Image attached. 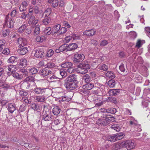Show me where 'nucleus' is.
Masks as SVG:
<instances>
[{
  "instance_id": "obj_43",
  "label": "nucleus",
  "mask_w": 150,
  "mask_h": 150,
  "mask_svg": "<svg viewBox=\"0 0 150 150\" xmlns=\"http://www.w3.org/2000/svg\"><path fill=\"white\" fill-rule=\"evenodd\" d=\"M115 134L117 140L122 139L124 136V134L122 133H119Z\"/></svg>"
},
{
  "instance_id": "obj_62",
  "label": "nucleus",
  "mask_w": 150,
  "mask_h": 150,
  "mask_svg": "<svg viewBox=\"0 0 150 150\" xmlns=\"http://www.w3.org/2000/svg\"><path fill=\"white\" fill-rule=\"evenodd\" d=\"M66 71L69 73L71 74L74 71L75 69L72 66H71L70 68L67 69Z\"/></svg>"
},
{
  "instance_id": "obj_35",
  "label": "nucleus",
  "mask_w": 150,
  "mask_h": 150,
  "mask_svg": "<svg viewBox=\"0 0 150 150\" xmlns=\"http://www.w3.org/2000/svg\"><path fill=\"white\" fill-rule=\"evenodd\" d=\"M28 70L29 73L32 75L37 74L38 71V69L35 67L30 68Z\"/></svg>"
},
{
  "instance_id": "obj_39",
  "label": "nucleus",
  "mask_w": 150,
  "mask_h": 150,
  "mask_svg": "<svg viewBox=\"0 0 150 150\" xmlns=\"http://www.w3.org/2000/svg\"><path fill=\"white\" fill-rule=\"evenodd\" d=\"M20 72H21V75H22L23 78L25 77L28 76V72L26 69H23L20 70Z\"/></svg>"
},
{
  "instance_id": "obj_41",
  "label": "nucleus",
  "mask_w": 150,
  "mask_h": 150,
  "mask_svg": "<svg viewBox=\"0 0 150 150\" xmlns=\"http://www.w3.org/2000/svg\"><path fill=\"white\" fill-rule=\"evenodd\" d=\"M31 107L34 110H39L40 109V106L35 103L32 104L31 105Z\"/></svg>"
},
{
  "instance_id": "obj_37",
  "label": "nucleus",
  "mask_w": 150,
  "mask_h": 150,
  "mask_svg": "<svg viewBox=\"0 0 150 150\" xmlns=\"http://www.w3.org/2000/svg\"><path fill=\"white\" fill-rule=\"evenodd\" d=\"M17 59L18 58L17 57L14 56H12L8 59L7 60V62L9 63H13L16 62Z\"/></svg>"
},
{
  "instance_id": "obj_42",
  "label": "nucleus",
  "mask_w": 150,
  "mask_h": 150,
  "mask_svg": "<svg viewBox=\"0 0 150 150\" xmlns=\"http://www.w3.org/2000/svg\"><path fill=\"white\" fill-rule=\"evenodd\" d=\"M116 81L113 79L110 80L108 82V85L110 87L112 88L115 86Z\"/></svg>"
},
{
  "instance_id": "obj_33",
  "label": "nucleus",
  "mask_w": 150,
  "mask_h": 150,
  "mask_svg": "<svg viewBox=\"0 0 150 150\" xmlns=\"http://www.w3.org/2000/svg\"><path fill=\"white\" fill-rule=\"evenodd\" d=\"M8 69L9 71L13 72L16 71V65H10L8 67Z\"/></svg>"
},
{
  "instance_id": "obj_48",
  "label": "nucleus",
  "mask_w": 150,
  "mask_h": 150,
  "mask_svg": "<svg viewBox=\"0 0 150 150\" xmlns=\"http://www.w3.org/2000/svg\"><path fill=\"white\" fill-rule=\"evenodd\" d=\"M59 74L62 76V78L65 77L67 75L66 71L63 69H60L59 70Z\"/></svg>"
},
{
  "instance_id": "obj_4",
  "label": "nucleus",
  "mask_w": 150,
  "mask_h": 150,
  "mask_svg": "<svg viewBox=\"0 0 150 150\" xmlns=\"http://www.w3.org/2000/svg\"><path fill=\"white\" fill-rule=\"evenodd\" d=\"M33 77L31 76H28L26 78L23 82L21 84V87L26 89H29L30 86L32 83H33L31 81L32 80Z\"/></svg>"
},
{
  "instance_id": "obj_45",
  "label": "nucleus",
  "mask_w": 150,
  "mask_h": 150,
  "mask_svg": "<svg viewBox=\"0 0 150 150\" xmlns=\"http://www.w3.org/2000/svg\"><path fill=\"white\" fill-rule=\"evenodd\" d=\"M120 91V89H112L109 91L110 94L112 93V95L115 96L117 95L118 93H119Z\"/></svg>"
},
{
  "instance_id": "obj_30",
  "label": "nucleus",
  "mask_w": 150,
  "mask_h": 150,
  "mask_svg": "<svg viewBox=\"0 0 150 150\" xmlns=\"http://www.w3.org/2000/svg\"><path fill=\"white\" fill-rule=\"evenodd\" d=\"M17 14V11L16 9H15L12 11L10 13H8L6 16L13 18L16 17Z\"/></svg>"
},
{
  "instance_id": "obj_5",
  "label": "nucleus",
  "mask_w": 150,
  "mask_h": 150,
  "mask_svg": "<svg viewBox=\"0 0 150 150\" xmlns=\"http://www.w3.org/2000/svg\"><path fill=\"white\" fill-rule=\"evenodd\" d=\"M123 145L124 147L126 148L127 150H130L135 147L136 145V143L131 140H127L125 141Z\"/></svg>"
},
{
  "instance_id": "obj_18",
  "label": "nucleus",
  "mask_w": 150,
  "mask_h": 150,
  "mask_svg": "<svg viewBox=\"0 0 150 150\" xmlns=\"http://www.w3.org/2000/svg\"><path fill=\"white\" fill-rule=\"evenodd\" d=\"M17 52L20 54L24 55L28 52V48L27 47H19V49L17 50Z\"/></svg>"
},
{
  "instance_id": "obj_60",
  "label": "nucleus",
  "mask_w": 150,
  "mask_h": 150,
  "mask_svg": "<svg viewBox=\"0 0 150 150\" xmlns=\"http://www.w3.org/2000/svg\"><path fill=\"white\" fill-rule=\"evenodd\" d=\"M67 30V29L65 27L61 28L59 34H61L65 33Z\"/></svg>"
},
{
  "instance_id": "obj_12",
  "label": "nucleus",
  "mask_w": 150,
  "mask_h": 150,
  "mask_svg": "<svg viewBox=\"0 0 150 150\" xmlns=\"http://www.w3.org/2000/svg\"><path fill=\"white\" fill-rule=\"evenodd\" d=\"M129 123L130 126L134 128V131H140L138 129L140 126L137 123L136 121L135 120H130Z\"/></svg>"
},
{
  "instance_id": "obj_56",
  "label": "nucleus",
  "mask_w": 150,
  "mask_h": 150,
  "mask_svg": "<svg viewBox=\"0 0 150 150\" xmlns=\"http://www.w3.org/2000/svg\"><path fill=\"white\" fill-rule=\"evenodd\" d=\"M29 16L30 17V18L28 21V23L29 24H31L33 21L35 19V17L34 16L32 15Z\"/></svg>"
},
{
  "instance_id": "obj_8",
  "label": "nucleus",
  "mask_w": 150,
  "mask_h": 150,
  "mask_svg": "<svg viewBox=\"0 0 150 150\" xmlns=\"http://www.w3.org/2000/svg\"><path fill=\"white\" fill-rule=\"evenodd\" d=\"M53 73L54 71L52 69H51V70H50L46 68H44L41 70L39 72V74L43 77H45L49 74H53Z\"/></svg>"
},
{
  "instance_id": "obj_34",
  "label": "nucleus",
  "mask_w": 150,
  "mask_h": 150,
  "mask_svg": "<svg viewBox=\"0 0 150 150\" xmlns=\"http://www.w3.org/2000/svg\"><path fill=\"white\" fill-rule=\"evenodd\" d=\"M52 9L50 8H48L44 11L43 15L45 17H48L51 13Z\"/></svg>"
},
{
  "instance_id": "obj_58",
  "label": "nucleus",
  "mask_w": 150,
  "mask_h": 150,
  "mask_svg": "<svg viewBox=\"0 0 150 150\" xmlns=\"http://www.w3.org/2000/svg\"><path fill=\"white\" fill-rule=\"evenodd\" d=\"M121 147L120 144H116L113 146V149L114 150H119Z\"/></svg>"
},
{
  "instance_id": "obj_13",
  "label": "nucleus",
  "mask_w": 150,
  "mask_h": 150,
  "mask_svg": "<svg viewBox=\"0 0 150 150\" xmlns=\"http://www.w3.org/2000/svg\"><path fill=\"white\" fill-rule=\"evenodd\" d=\"M68 46L67 44H64L60 46L58 49H57L55 50V52L56 53H59V52H62L64 51H67Z\"/></svg>"
},
{
  "instance_id": "obj_15",
  "label": "nucleus",
  "mask_w": 150,
  "mask_h": 150,
  "mask_svg": "<svg viewBox=\"0 0 150 150\" xmlns=\"http://www.w3.org/2000/svg\"><path fill=\"white\" fill-rule=\"evenodd\" d=\"M35 101L37 102L41 103L45 102L46 100V97L44 95L42 96H37L34 98Z\"/></svg>"
},
{
  "instance_id": "obj_7",
  "label": "nucleus",
  "mask_w": 150,
  "mask_h": 150,
  "mask_svg": "<svg viewBox=\"0 0 150 150\" xmlns=\"http://www.w3.org/2000/svg\"><path fill=\"white\" fill-rule=\"evenodd\" d=\"M33 52H35L34 56L36 57L43 58L44 57V51L42 48L35 49Z\"/></svg>"
},
{
  "instance_id": "obj_21",
  "label": "nucleus",
  "mask_w": 150,
  "mask_h": 150,
  "mask_svg": "<svg viewBox=\"0 0 150 150\" xmlns=\"http://www.w3.org/2000/svg\"><path fill=\"white\" fill-rule=\"evenodd\" d=\"M8 110L11 113H13L16 110V106L11 103H8L7 105Z\"/></svg>"
},
{
  "instance_id": "obj_1",
  "label": "nucleus",
  "mask_w": 150,
  "mask_h": 150,
  "mask_svg": "<svg viewBox=\"0 0 150 150\" xmlns=\"http://www.w3.org/2000/svg\"><path fill=\"white\" fill-rule=\"evenodd\" d=\"M77 76L74 74L70 75L64 80V85L69 90H73L79 87V82Z\"/></svg>"
},
{
  "instance_id": "obj_10",
  "label": "nucleus",
  "mask_w": 150,
  "mask_h": 150,
  "mask_svg": "<svg viewBox=\"0 0 150 150\" xmlns=\"http://www.w3.org/2000/svg\"><path fill=\"white\" fill-rule=\"evenodd\" d=\"M110 120L109 117H106L102 119H98L96 122L97 124L99 126H106L108 125V122H110Z\"/></svg>"
},
{
  "instance_id": "obj_52",
  "label": "nucleus",
  "mask_w": 150,
  "mask_h": 150,
  "mask_svg": "<svg viewBox=\"0 0 150 150\" xmlns=\"http://www.w3.org/2000/svg\"><path fill=\"white\" fill-rule=\"evenodd\" d=\"M71 99V97H69L66 96H64L62 98V100L63 101H67L68 102Z\"/></svg>"
},
{
  "instance_id": "obj_19",
  "label": "nucleus",
  "mask_w": 150,
  "mask_h": 150,
  "mask_svg": "<svg viewBox=\"0 0 150 150\" xmlns=\"http://www.w3.org/2000/svg\"><path fill=\"white\" fill-rule=\"evenodd\" d=\"M96 32L95 30H90L85 31L83 32V34L87 36H90L94 35Z\"/></svg>"
},
{
  "instance_id": "obj_16",
  "label": "nucleus",
  "mask_w": 150,
  "mask_h": 150,
  "mask_svg": "<svg viewBox=\"0 0 150 150\" xmlns=\"http://www.w3.org/2000/svg\"><path fill=\"white\" fill-rule=\"evenodd\" d=\"M61 29V25L58 24L54 25L52 28V34H55L56 33H59Z\"/></svg>"
},
{
  "instance_id": "obj_23",
  "label": "nucleus",
  "mask_w": 150,
  "mask_h": 150,
  "mask_svg": "<svg viewBox=\"0 0 150 150\" xmlns=\"http://www.w3.org/2000/svg\"><path fill=\"white\" fill-rule=\"evenodd\" d=\"M72 63L69 62H66L62 63L61 65V67L62 68L68 69L70 68V67L72 66Z\"/></svg>"
},
{
  "instance_id": "obj_57",
  "label": "nucleus",
  "mask_w": 150,
  "mask_h": 150,
  "mask_svg": "<svg viewBox=\"0 0 150 150\" xmlns=\"http://www.w3.org/2000/svg\"><path fill=\"white\" fill-rule=\"evenodd\" d=\"M54 53V51L52 49H50L47 52L46 54V56L48 57H50L53 55Z\"/></svg>"
},
{
  "instance_id": "obj_50",
  "label": "nucleus",
  "mask_w": 150,
  "mask_h": 150,
  "mask_svg": "<svg viewBox=\"0 0 150 150\" xmlns=\"http://www.w3.org/2000/svg\"><path fill=\"white\" fill-rule=\"evenodd\" d=\"M9 30L8 29H6L3 30L2 34L4 37H5L9 35Z\"/></svg>"
},
{
  "instance_id": "obj_28",
  "label": "nucleus",
  "mask_w": 150,
  "mask_h": 150,
  "mask_svg": "<svg viewBox=\"0 0 150 150\" xmlns=\"http://www.w3.org/2000/svg\"><path fill=\"white\" fill-rule=\"evenodd\" d=\"M135 81L137 83H140L142 81V77L138 74H135V77L134 78Z\"/></svg>"
},
{
  "instance_id": "obj_14",
  "label": "nucleus",
  "mask_w": 150,
  "mask_h": 150,
  "mask_svg": "<svg viewBox=\"0 0 150 150\" xmlns=\"http://www.w3.org/2000/svg\"><path fill=\"white\" fill-rule=\"evenodd\" d=\"M46 89L41 87H37L33 91L37 94H43L45 93Z\"/></svg>"
},
{
  "instance_id": "obj_25",
  "label": "nucleus",
  "mask_w": 150,
  "mask_h": 150,
  "mask_svg": "<svg viewBox=\"0 0 150 150\" xmlns=\"http://www.w3.org/2000/svg\"><path fill=\"white\" fill-rule=\"evenodd\" d=\"M105 76L114 79L115 78V73L112 71H108L105 74Z\"/></svg>"
},
{
  "instance_id": "obj_53",
  "label": "nucleus",
  "mask_w": 150,
  "mask_h": 150,
  "mask_svg": "<svg viewBox=\"0 0 150 150\" xmlns=\"http://www.w3.org/2000/svg\"><path fill=\"white\" fill-rule=\"evenodd\" d=\"M28 94L27 92L23 91L20 90L19 91V94L21 96L25 97Z\"/></svg>"
},
{
  "instance_id": "obj_27",
  "label": "nucleus",
  "mask_w": 150,
  "mask_h": 150,
  "mask_svg": "<svg viewBox=\"0 0 150 150\" xmlns=\"http://www.w3.org/2000/svg\"><path fill=\"white\" fill-rule=\"evenodd\" d=\"M51 30L52 29L51 27H46L43 30V33L45 35H49L52 33V31Z\"/></svg>"
},
{
  "instance_id": "obj_46",
  "label": "nucleus",
  "mask_w": 150,
  "mask_h": 150,
  "mask_svg": "<svg viewBox=\"0 0 150 150\" xmlns=\"http://www.w3.org/2000/svg\"><path fill=\"white\" fill-rule=\"evenodd\" d=\"M45 39V38L44 36H38L36 39L37 42H42Z\"/></svg>"
},
{
  "instance_id": "obj_38",
  "label": "nucleus",
  "mask_w": 150,
  "mask_h": 150,
  "mask_svg": "<svg viewBox=\"0 0 150 150\" xmlns=\"http://www.w3.org/2000/svg\"><path fill=\"white\" fill-rule=\"evenodd\" d=\"M40 25H37L35 26L34 30V35H38L40 33Z\"/></svg>"
},
{
  "instance_id": "obj_26",
  "label": "nucleus",
  "mask_w": 150,
  "mask_h": 150,
  "mask_svg": "<svg viewBox=\"0 0 150 150\" xmlns=\"http://www.w3.org/2000/svg\"><path fill=\"white\" fill-rule=\"evenodd\" d=\"M28 25L27 24H23L20 26L18 30V31L20 33H23L25 30V29L28 27Z\"/></svg>"
},
{
  "instance_id": "obj_49",
  "label": "nucleus",
  "mask_w": 150,
  "mask_h": 150,
  "mask_svg": "<svg viewBox=\"0 0 150 150\" xmlns=\"http://www.w3.org/2000/svg\"><path fill=\"white\" fill-rule=\"evenodd\" d=\"M110 127L112 129H113L117 132L119 131L120 129V127L117 124H115L111 125Z\"/></svg>"
},
{
  "instance_id": "obj_36",
  "label": "nucleus",
  "mask_w": 150,
  "mask_h": 150,
  "mask_svg": "<svg viewBox=\"0 0 150 150\" xmlns=\"http://www.w3.org/2000/svg\"><path fill=\"white\" fill-rule=\"evenodd\" d=\"M83 79L86 83L89 82L90 81L91 79V77L88 74H86L83 78Z\"/></svg>"
},
{
  "instance_id": "obj_22",
  "label": "nucleus",
  "mask_w": 150,
  "mask_h": 150,
  "mask_svg": "<svg viewBox=\"0 0 150 150\" xmlns=\"http://www.w3.org/2000/svg\"><path fill=\"white\" fill-rule=\"evenodd\" d=\"M68 51H71L76 49L78 47L77 45L75 43L69 44V45L67 44Z\"/></svg>"
},
{
  "instance_id": "obj_11",
  "label": "nucleus",
  "mask_w": 150,
  "mask_h": 150,
  "mask_svg": "<svg viewBox=\"0 0 150 150\" xmlns=\"http://www.w3.org/2000/svg\"><path fill=\"white\" fill-rule=\"evenodd\" d=\"M17 43L19 47H23L27 44V40L24 38L20 37L17 40Z\"/></svg>"
},
{
  "instance_id": "obj_6",
  "label": "nucleus",
  "mask_w": 150,
  "mask_h": 150,
  "mask_svg": "<svg viewBox=\"0 0 150 150\" xmlns=\"http://www.w3.org/2000/svg\"><path fill=\"white\" fill-rule=\"evenodd\" d=\"M15 21L13 18L6 16L5 24L8 28H12L14 26Z\"/></svg>"
},
{
  "instance_id": "obj_40",
  "label": "nucleus",
  "mask_w": 150,
  "mask_h": 150,
  "mask_svg": "<svg viewBox=\"0 0 150 150\" xmlns=\"http://www.w3.org/2000/svg\"><path fill=\"white\" fill-rule=\"evenodd\" d=\"M107 114L108 115L109 113L115 114L117 112L116 109L115 108H112L107 109Z\"/></svg>"
},
{
  "instance_id": "obj_61",
  "label": "nucleus",
  "mask_w": 150,
  "mask_h": 150,
  "mask_svg": "<svg viewBox=\"0 0 150 150\" xmlns=\"http://www.w3.org/2000/svg\"><path fill=\"white\" fill-rule=\"evenodd\" d=\"M145 99L146 101L148 102H150V91H149L147 93Z\"/></svg>"
},
{
  "instance_id": "obj_31",
  "label": "nucleus",
  "mask_w": 150,
  "mask_h": 150,
  "mask_svg": "<svg viewBox=\"0 0 150 150\" xmlns=\"http://www.w3.org/2000/svg\"><path fill=\"white\" fill-rule=\"evenodd\" d=\"M27 63V61L26 59L24 58H23L20 59V65L22 67H25Z\"/></svg>"
},
{
  "instance_id": "obj_59",
  "label": "nucleus",
  "mask_w": 150,
  "mask_h": 150,
  "mask_svg": "<svg viewBox=\"0 0 150 150\" xmlns=\"http://www.w3.org/2000/svg\"><path fill=\"white\" fill-rule=\"evenodd\" d=\"M52 4V6L54 8H55L58 5V1L57 0H54Z\"/></svg>"
},
{
  "instance_id": "obj_47",
  "label": "nucleus",
  "mask_w": 150,
  "mask_h": 150,
  "mask_svg": "<svg viewBox=\"0 0 150 150\" xmlns=\"http://www.w3.org/2000/svg\"><path fill=\"white\" fill-rule=\"evenodd\" d=\"M99 69L100 70L106 71L108 70V67L107 65L105 64H103L100 65V66H99Z\"/></svg>"
},
{
  "instance_id": "obj_24",
  "label": "nucleus",
  "mask_w": 150,
  "mask_h": 150,
  "mask_svg": "<svg viewBox=\"0 0 150 150\" xmlns=\"http://www.w3.org/2000/svg\"><path fill=\"white\" fill-rule=\"evenodd\" d=\"M94 85L93 83L88 82L86 83L85 85L83 86V88L85 89L90 90L92 89Z\"/></svg>"
},
{
  "instance_id": "obj_54",
  "label": "nucleus",
  "mask_w": 150,
  "mask_h": 150,
  "mask_svg": "<svg viewBox=\"0 0 150 150\" xmlns=\"http://www.w3.org/2000/svg\"><path fill=\"white\" fill-rule=\"evenodd\" d=\"M4 49L2 51V53L4 55H8L10 54V52L9 49L7 48H5L4 47Z\"/></svg>"
},
{
  "instance_id": "obj_51",
  "label": "nucleus",
  "mask_w": 150,
  "mask_h": 150,
  "mask_svg": "<svg viewBox=\"0 0 150 150\" xmlns=\"http://www.w3.org/2000/svg\"><path fill=\"white\" fill-rule=\"evenodd\" d=\"M145 30L147 35L150 38V27H145Z\"/></svg>"
},
{
  "instance_id": "obj_44",
  "label": "nucleus",
  "mask_w": 150,
  "mask_h": 150,
  "mask_svg": "<svg viewBox=\"0 0 150 150\" xmlns=\"http://www.w3.org/2000/svg\"><path fill=\"white\" fill-rule=\"evenodd\" d=\"M108 140L111 142H114L116 141V138L115 134L110 135L108 137Z\"/></svg>"
},
{
  "instance_id": "obj_55",
  "label": "nucleus",
  "mask_w": 150,
  "mask_h": 150,
  "mask_svg": "<svg viewBox=\"0 0 150 150\" xmlns=\"http://www.w3.org/2000/svg\"><path fill=\"white\" fill-rule=\"evenodd\" d=\"M46 67L48 68H52L55 67L54 64L52 62H49L46 65Z\"/></svg>"
},
{
  "instance_id": "obj_3",
  "label": "nucleus",
  "mask_w": 150,
  "mask_h": 150,
  "mask_svg": "<svg viewBox=\"0 0 150 150\" xmlns=\"http://www.w3.org/2000/svg\"><path fill=\"white\" fill-rule=\"evenodd\" d=\"M85 58L84 55L82 54L76 53L74 55L73 61L74 64L81 62Z\"/></svg>"
},
{
  "instance_id": "obj_2",
  "label": "nucleus",
  "mask_w": 150,
  "mask_h": 150,
  "mask_svg": "<svg viewBox=\"0 0 150 150\" xmlns=\"http://www.w3.org/2000/svg\"><path fill=\"white\" fill-rule=\"evenodd\" d=\"M77 67V71L81 74H85L87 72L88 69L90 68L89 65L87 62L80 63L78 65Z\"/></svg>"
},
{
  "instance_id": "obj_20",
  "label": "nucleus",
  "mask_w": 150,
  "mask_h": 150,
  "mask_svg": "<svg viewBox=\"0 0 150 150\" xmlns=\"http://www.w3.org/2000/svg\"><path fill=\"white\" fill-rule=\"evenodd\" d=\"M80 37L76 35L75 34H72L69 36H67L65 39L68 42L70 41L71 39L72 38L73 40L79 39Z\"/></svg>"
},
{
  "instance_id": "obj_17",
  "label": "nucleus",
  "mask_w": 150,
  "mask_h": 150,
  "mask_svg": "<svg viewBox=\"0 0 150 150\" xmlns=\"http://www.w3.org/2000/svg\"><path fill=\"white\" fill-rule=\"evenodd\" d=\"M61 111V109L60 107L57 105H54L52 112L54 115H57L60 113Z\"/></svg>"
},
{
  "instance_id": "obj_64",
  "label": "nucleus",
  "mask_w": 150,
  "mask_h": 150,
  "mask_svg": "<svg viewBox=\"0 0 150 150\" xmlns=\"http://www.w3.org/2000/svg\"><path fill=\"white\" fill-rule=\"evenodd\" d=\"M63 25L67 27V28H70L71 27V26L66 21H63L62 22Z\"/></svg>"
},
{
  "instance_id": "obj_9",
  "label": "nucleus",
  "mask_w": 150,
  "mask_h": 150,
  "mask_svg": "<svg viewBox=\"0 0 150 150\" xmlns=\"http://www.w3.org/2000/svg\"><path fill=\"white\" fill-rule=\"evenodd\" d=\"M42 117L44 120L46 121L51 120V112L48 110H43Z\"/></svg>"
},
{
  "instance_id": "obj_32",
  "label": "nucleus",
  "mask_w": 150,
  "mask_h": 150,
  "mask_svg": "<svg viewBox=\"0 0 150 150\" xmlns=\"http://www.w3.org/2000/svg\"><path fill=\"white\" fill-rule=\"evenodd\" d=\"M12 76L13 78H16L17 79H21L23 78L22 75L21 74H19L17 72H14L13 73Z\"/></svg>"
},
{
  "instance_id": "obj_29",
  "label": "nucleus",
  "mask_w": 150,
  "mask_h": 150,
  "mask_svg": "<svg viewBox=\"0 0 150 150\" xmlns=\"http://www.w3.org/2000/svg\"><path fill=\"white\" fill-rule=\"evenodd\" d=\"M51 18L49 17H45L42 20V24L45 25H48L51 22Z\"/></svg>"
},
{
  "instance_id": "obj_63",
  "label": "nucleus",
  "mask_w": 150,
  "mask_h": 150,
  "mask_svg": "<svg viewBox=\"0 0 150 150\" xmlns=\"http://www.w3.org/2000/svg\"><path fill=\"white\" fill-rule=\"evenodd\" d=\"M31 27H28L25 29V32L28 35H29L31 34Z\"/></svg>"
}]
</instances>
